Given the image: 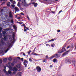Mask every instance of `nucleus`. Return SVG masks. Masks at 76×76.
<instances>
[{
	"mask_svg": "<svg viewBox=\"0 0 76 76\" xmlns=\"http://www.w3.org/2000/svg\"><path fill=\"white\" fill-rule=\"evenodd\" d=\"M18 75H19V76H20V75H21V73L20 72H18Z\"/></svg>",
	"mask_w": 76,
	"mask_h": 76,
	"instance_id": "aec40b11",
	"label": "nucleus"
},
{
	"mask_svg": "<svg viewBox=\"0 0 76 76\" xmlns=\"http://www.w3.org/2000/svg\"><path fill=\"white\" fill-rule=\"evenodd\" d=\"M3 61L4 63H6L7 61V59L6 58H4L3 59Z\"/></svg>",
	"mask_w": 76,
	"mask_h": 76,
	"instance_id": "ddd939ff",
	"label": "nucleus"
},
{
	"mask_svg": "<svg viewBox=\"0 0 76 76\" xmlns=\"http://www.w3.org/2000/svg\"><path fill=\"white\" fill-rule=\"evenodd\" d=\"M15 16L16 17H17V15H15Z\"/></svg>",
	"mask_w": 76,
	"mask_h": 76,
	"instance_id": "bf43d9fd",
	"label": "nucleus"
},
{
	"mask_svg": "<svg viewBox=\"0 0 76 76\" xmlns=\"http://www.w3.org/2000/svg\"><path fill=\"white\" fill-rule=\"evenodd\" d=\"M7 1V0H0V1Z\"/></svg>",
	"mask_w": 76,
	"mask_h": 76,
	"instance_id": "a878e982",
	"label": "nucleus"
},
{
	"mask_svg": "<svg viewBox=\"0 0 76 76\" xmlns=\"http://www.w3.org/2000/svg\"><path fill=\"white\" fill-rule=\"evenodd\" d=\"M10 3L8 2L7 3V6H8V7H10Z\"/></svg>",
	"mask_w": 76,
	"mask_h": 76,
	"instance_id": "4468645a",
	"label": "nucleus"
},
{
	"mask_svg": "<svg viewBox=\"0 0 76 76\" xmlns=\"http://www.w3.org/2000/svg\"><path fill=\"white\" fill-rule=\"evenodd\" d=\"M31 51H29V52H28V54H30V53H31Z\"/></svg>",
	"mask_w": 76,
	"mask_h": 76,
	"instance_id": "c85d7f7f",
	"label": "nucleus"
},
{
	"mask_svg": "<svg viewBox=\"0 0 76 76\" xmlns=\"http://www.w3.org/2000/svg\"><path fill=\"white\" fill-rule=\"evenodd\" d=\"M3 62V61L2 60H0V63H2V62Z\"/></svg>",
	"mask_w": 76,
	"mask_h": 76,
	"instance_id": "cd10ccee",
	"label": "nucleus"
},
{
	"mask_svg": "<svg viewBox=\"0 0 76 76\" xmlns=\"http://www.w3.org/2000/svg\"><path fill=\"white\" fill-rule=\"evenodd\" d=\"M36 48H35V49H34V50H33V52H34L35 51V49H36Z\"/></svg>",
	"mask_w": 76,
	"mask_h": 76,
	"instance_id": "79ce46f5",
	"label": "nucleus"
},
{
	"mask_svg": "<svg viewBox=\"0 0 76 76\" xmlns=\"http://www.w3.org/2000/svg\"><path fill=\"white\" fill-rule=\"evenodd\" d=\"M33 4H34V7H37V5H38V4L36 3H35V2H33L32 3Z\"/></svg>",
	"mask_w": 76,
	"mask_h": 76,
	"instance_id": "9d476101",
	"label": "nucleus"
},
{
	"mask_svg": "<svg viewBox=\"0 0 76 76\" xmlns=\"http://www.w3.org/2000/svg\"><path fill=\"white\" fill-rule=\"evenodd\" d=\"M53 61L54 63H55V62H56L57 61V59L55 58L53 60Z\"/></svg>",
	"mask_w": 76,
	"mask_h": 76,
	"instance_id": "2eb2a0df",
	"label": "nucleus"
},
{
	"mask_svg": "<svg viewBox=\"0 0 76 76\" xmlns=\"http://www.w3.org/2000/svg\"><path fill=\"white\" fill-rule=\"evenodd\" d=\"M4 72L6 73V75H8V74H11V73H12L11 71H9L8 72H6V69H4Z\"/></svg>",
	"mask_w": 76,
	"mask_h": 76,
	"instance_id": "7ed1b4c3",
	"label": "nucleus"
},
{
	"mask_svg": "<svg viewBox=\"0 0 76 76\" xmlns=\"http://www.w3.org/2000/svg\"><path fill=\"white\" fill-rule=\"evenodd\" d=\"M25 26V24H23L21 25V26Z\"/></svg>",
	"mask_w": 76,
	"mask_h": 76,
	"instance_id": "de8ad7c7",
	"label": "nucleus"
},
{
	"mask_svg": "<svg viewBox=\"0 0 76 76\" xmlns=\"http://www.w3.org/2000/svg\"><path fill=\"white\" fill-rule=\"evenodd\" d=\"M60 55L58 54H56L53 55V57H56V58H58V57H60Z\"/></svg>",
	"mask_w": 76,
	"mask_h": 76,
	"instance_id": "20e7f679",
	"label": "nucleus"
},
{
	"mask_svg": "<svg viewBox=\"0 0 76 76\" xmlns=\"http://www.w3.org/2000/svg\"><path fill=\"white\" fill-rule=\"evenodd\" d=\"M46 58H48V56H46Z\"/></svg>",
	"mask_w": 76,
	"mask_h": 76,
	"instance_id": "f704fd0d",
	"label": "nucleus"
},
{
	"mask_svg": "<svg viewBox=\"0 0 76 76\" xmlns=\"http://www.w3.org/2000/svg\"><path fill=\"white\" fill-rule=\"evenodd\" d=\"M2 34H3V35H4L6 34V32H4V31H3L2 32Z\"/></svg>",
	"mask_w": 76,
	"mask_h": 76,
	"instance_id": "b1692460",
	"label": "nucleus"
},
{
	"mask_svg": "<svg viewBox=\"0 0 76 76\" xmlns=\"http://www.w3.org/2000/svg\"><path fill=\"white\" fill-rule=\"evenodd\" d=\"M65 61L66 63H71L70 60L67 59H65Z\"/></svg>",
	"mask_w": 76,
	"mask_h": 76,
	"instance_id": "6e6552de",
	"label": "nucleus"
},
{
	"mask_svg": "<svg viewBox=\"0 0 76 76\" xmlns=\"http://www.w3.org/2000/svg\"><path fill=\"white\" fill-rule=\"evenodd\" d=\"M51 41H54V39H52L49 40V42H51Z\"/></svg>",
	"mask_w": 76,
	"mask_h": 76,
	"instance_id": "5701e85b",
	"label": "nucleus"
},
{
	"mask_svg": "<svg viewBox=\"0 0 76 76\" xmlns=\"http://www.w3.org/2000/svg\"><path fill=\"white\" fill-rule=\"evenodd\" d=\"M8 59L9 60H10V61H11V60H12V58H8Z\"/></svg>",
	"mask_w": 76,
	"mask_h": 76,
	"instance_id": "393cba45",
	"label": "nucleus"
},
{
	"mask_svg": "<svg viewBox=\"0 0 76 76\" xmlns=\"http://www.w3.org/2000/svg\"><path fill=\"white\" fill-rule=\"evenodd\" d=\"M20 10H23V8L20 7Z\"/></svg>",
	"mask_w": 76,
	"mask_h": 76,
	"instance_id": "72a5a7b5",
	"label": "nucleus"
},
{
	"mask_svg": "<svg viewBox=\"0 0 76 76\" xmlns=\"http://www.w3.org/2000/svg\"><path fill=\"white\" fill-rule=\"evenodd\" d=\"M43 62H45V59H43Z\"/></svg>",
	"mask_w": 76,
	"mask_h": 76,
	"instance_id": "bb28decb",
	"label": "nucleus"
},
{
	"mask_svg": "<svg viewBox=\"0 0 76 76\" xmlns=\"http://www.w3.org/2000/svg\"><path fill=\"white\" fill-rule=\"evenodd\" d=\"M17 23H19L20 22H17Z\"/></svg>",
	"mask_w": 76,
	"mask_h": 76,
	"instance_id": "4d7b16f0",
	"label": "nucleus"
},
{
	"mask_svg": "<svg viewBox=\"0 0 76 76\" xmlns=\"http://www.w3.org/2000/svg\"><path fill=\"white\" fill-rule=\"evenodd\" d=\"M24 62L23 63L24 65L25 66V67H26L27 66V64H26V63H28V61L26 60H24Z\"/></svg>",
	"mask_w": 76,
	"mask_h": 76,
	"instance_id": "39448f33",
	"label": "nucleus"
},
{
	"mask_svg": "<svg viewBox=\"0 0 76 76\" xmlns=\"http://www.w3.org/2000/svg\"><path fill=\"white\" fill-rule=\"evenodd\" d=\"M26 28V26H25H25H24V29H25Z\"/></svg>",
	"mask_w": 76,
	"mask_h": 76,
	"instance_id": "49530a36",
	"label": "nucleus"
},
{
	"mask_svg": "<svg viewBox=\"0 0 76 76\" xmlns=\"http://www.w3.org/2000/svg\"><path fill=\"white\" fill-rule=\"evenodd\" d=\"M0 76H1L0 75Z\"/></svg>",
	"mask_w": 76,
	"mask_h": 76,
	"instance_id": "774afa93",
	"label": "nucleus"
},
{
	"mask_svg": "<svg viewBox=\"0 0 76 76\" xmlns=\"http://www.w3.org/2000/svg\"><path fill=\"white\" fill-rule=\"evenodd\" d=\"M12 3L13 4H16V2H15V1H14L13 2H12Z\"/></svg>",
	"mask_w": 76,
	"mask_h": 76,
	"instance_id": "6ab92c4d",
	"label": "nucleus"
},
{
	"mask_svg": "<svg viewBox=\"0 0 76 76\" xmlns=\"http://www.w3.org/2000/svg\"><path fill=\"white\" fill-rule=\"evenodd\" d=\"M52 13H55V12L52 11Z\"/></svg>",
	"mask_w": 76,
	"mask_h": 76,
	"instance_id": "58836bf2",
	"label": "nucleus"
},
{
	"mask_svg": "<svg viewBox=\"0 0 76 76\" xmlns=\"http://www.w3.org/2000/svg\"><path fill=\"white\" fill-rule=\"evenodd\" d=\"M18 21H19V20H18Z\"/></svg>",
	"mask_w": 76,
	"mask_h": 76,
	"instance_id": "338daca9",
	"label": "nucleus"
},
{
	"mask_svg": "<svg viewBox=\"0 0 76 76\" xmlns=\"http://www.w3.org/2000/svg\"><path fill=\"white\" fill-rule=\"evenodd\" d=\"M9 69L11 70H13L14 72H16V71H18V69H16L15 67H10L9 68Z\"/></svg>",
	"mask_w": 76,
	"mask_h": 76,
	"instance_id": "f257e3e1",
	"label": "nucleus"
},
{
	"mask_svg": "<svg viewBox=\"0 0 76 76\" xmlns=\"http://www.w3.org/2000/svg\"><path fill=\"white\" fill-rule=\"evenodd\" d=\"M13 27L14 29H15V28H16V26H13Z\"/></svg>",
	"mask_w": 76,
	"mask_h": 76,
	"instance_id": "ea45409f",
	"label": "nucleus"
},
{
	"mask_svg": "<svg viewBox=\"0 0 76 76\" xmlns=\"http://www.w3.org/2000/svg\"><path fill=\"white\" fill-rule=\"evenodd\" d=\"M23 58H21V60H22V61H23Z\"/></svg>",
	"mask_w": 76,
	"mask_h": 76,
	"instance_id": "3c124183",
	"label": "nucleus"
},
{
	"mask_svg": "<svg viewBox=\"0 0 76 76\" xmlns=\"http://www.w3.org/2000/svg\"><path fill=\"white\" fill-rule=\"evenodd\" d=\"M20 19V17L18 18V19Z\"/></svg>",
	"mask_w": 76,
	"mask_h": 76,
	"instance_id": "09e8293b",
	"label": "nucleus"
},
{
	"mask_svg": "<svg viewBox=\"0 0 76 76\" xmlns=\"http://www.w3.org/2000/svg\"><path fill=\"white\" fill-rule=\"evenodd\" d=\"M11 23H13V20H11Z\"/></svg>",
	"mask_w": 76,
	"mask_h": 76,
	"instance_id": "e433bc0d",
	"label": "nucleus"
},
{
	"mask_svg": "<svg viewBox=\"0 0 76 76\" xmlns=\"http://www.w3.org/2000/svg\"><path fill=\"white\" fill-rule=\"evenodd\" d=\"M2 28H0V32H1V30H2Z\"/></svg>",
	"mask_w": 76,
	"mask_h": 76,
	"instance_id": "7c9ffc66",
	"label": "nucleus"
},
{
	"mask_svg": "<svg viewBox=\"0 0 76 76\" xmlns=\"http://www.w3.org/2000/svg\"><path fill=\"white\" fill-rule=\"evenodd\" d=\"M8 50H9V49H7V50H6L5 51V53H7V51H8Z\"/></svg>",
	"mask_w": 76,
	"mask_h": 76,
	"instance_id": "473e14b6",
	"label": "nucleus"
},
{
	"mask_svg": "<svg viewBox=\"0 0 76 76\" xmlns=\"http://www.w3.org/2000/svg\"><path fill=\"white\" fill-rule=\"evenodd\" d=\"M4 3H5V2H4L3 3H2V4H4Z\"/></svg>",
	"mask_w": 76,
	"mask_h": 76,
	"instance_id": "864d4df0",
	"label": "nucleus"
},
{
	"mask_svg": "<svg viewBox=\"0 0 76 76\" xmlns=\"http://www.w3.org/2000/svg\"><path fill=\"white\" fill-rule=\"evenodd\" d=\"M61 12H62V10H61L60 11H59V14H60V13H61Z\"/></svg>",
	"mask_w": 76,
	"mask_h": 76,
	"instance_id": "c9c22d12",
	"label": "nucleus"
},
{
	"mask_svg": "<svg viewBox=\"0 0 76 76\" xmlns=\"http://www.w3.org/2000/svg\"><path fill=\"white\" fill-rule=\"evenodd\" d=\"M7 39V38H6V37H4V39L5 40V39Z\"/></svg>",
	"mask_w": 76,
	"mask_h": 76,
	"instance_id": "2f4dec72",
	"label": "nucleus"
},
{
	"mask_svg": "<svg viewBox=\"0 0 76 76\" xmlns=\"http://www.w3.org/2000/svg\"><path fill=\"white\" fill-rule=\"evenodd\" d=\"M12 66H14V64L13 65V64H12Z\"/></svg>",
	"mask_w": 76,
	"mask_h": 76,
	"instance_id": "052dcab7",
	"label": "nucleus"
},
{
	"mask_svg": "<svg viewBox=\"0 0 76 76\" xmlns=\"http://www.w3.org/2000/svg\"><path fill=\"white\" fill-rule=\"evenodd\" d=\"M14 9L16 12H19V8L16 7H15Z\"/></svg>",
	"mask_w": 76,
	"mask_h": 76,
	"instance_id": "1a4fd4ad",
	"label": "nucleus"
},
{
	"mask_svg": "<svg viewBox=\"0 0 76 76\" xmlns=\"http://www.w3.org/2000/svg\"><path fill=\"white\" fill-rule=\"evenodd\" d=\"M28 19L29 20V17H28V16H27Z\"/></svg>",
	"mask_w": 76,
	"mask_h": 76,
	"instance_id": "a19ab883",
	"label": "nucleus"
},
{
	"mask_svg": "<svg viewBox=\"0 0 76 76\" xmlns=\"http://www.w3.org/2000/svg\"><path fill=\"white\" fill-rule=\"evenodd\" d=\"M72 47H73V46H71V48H72Z\"/></svg>",
	"mask_w": 76,
	"mask_h": 76,
	"instance_id": "0e129e2a",
	"label": "nucleus"
},
{
	"mask_svg": "<svg viewBox=\"0 0 76 76\" xmlns=\"http://www.w3.org/2000/svg\"><path fill=\"white\" fill-rule=\"evenodd\" d=\"M18 58H20L19 57H18Z\"/></svg>",
	"mask_w": 76,
	"mask_h": 76,
	"instance_id": "69168bd1",
	"label": "nucleus"
},
{
	"mask_svg": "<svg viewBox=\"0 0 76 76\" xmlns=\"http://www.w3.org/2000/svg\"><path fill=\"white\" fill-rule=\"evenodd\" d=\"M16 67L17 68H20V65H19V64H17V65H16Z\"/></svg>",
	"mask_w": 76,
	"mask_h": 76,
	"instance_id": "f8f14e48",
	"label": "nucleus"
},
{
	"mask_svg": "<svg viewBox=\"0 0 76 76\" xmlns=\"http://www.w3.org/2000/svg\"><path fill=\"white\" fill-rule=\"evenodd\" d=\"M10 18H13V15H12V14H10Z\"/></svg>",
	"mask_w": 76,
	"mask_h": 76,
	"instance_id": "dca6fc26",
	"label": "nucleus"
},
{
	"mask_svg": "<svg viewBox=\"0 0 76 76\" xmlns=\"http://www.w3.org/2000/svg\"><path fill=\"white\" fill-rule=\"evenodd\" d=\"M23 56H26V55H25V54L24 53H23Z\"/></svg>",
	"mask_w": 76,
	"mask_h": 76,
	"instance_id": "37998d69",
	"label": "nucleus"
},
{
	"mask_svg": "<svg viewBox=\"0 0 76 76\" xmlns=\"http://www.w3.org/2000/svg\"><path fill=\"white\" fill-rule=\"evenodd\" d=\"M26 29H28V30L29 29L27 27H26Z\"/></svg>",
	"mask_w": 76,
	"mask_h": 76,
	"instance_id": "5fc2aeb1",
	"label": "nucleus"
},
{
	"mask_svg": "<svg viewBox=\"0 0 76 76\" xmlns=\"http://www.w3.org/2000/svg\"><path fill=\"white\" fill-rule=\"evenodd\" d=\"M37 72H41V68L39 66H37Z\"/></svg>",
	"mask_w": 76,
	"mask_h": 76,
	"instance_id": "423d86ee",
	"label": "nucleus"
},
{
	"mask_svg": "<svg viewBox=\"0 0 76 76\" xmlns=\"http://www.w3.org/2000/svg\"><path fill=\"white\" fill-rule=\"evenodd\" d=\"M20 14L21 15H24V14L23 12L21 13Z\"/></svg>",
	"mask_w": 76,
	"mask_h": 76,
	"instance_id": "c756f323",
	"label": "nucleus"
},
{
	"mask_svg": "<svg viewBox=\"0 0 76 76\" xmlns=\"http://www.w3.org/2000/svg\"><path fill=\"white\" fill-rule=\"evenodd\" d=\"M64 51H66V49L64 48H62V51H60L59 52V53H63V52H64Z\"/></svg>",
	"mask_w": 76,
	"mask_h": 76,
	"instance_id": "0eeeda50",
	"label": "nucleus"
},
{
	"mask_svg": "<svg viewBox=\"0 0 76 76\" xmlns=\"http://www.w3.org/2000/svg\"><path fill=\"white\" fill-rule=\"evenodd\" d=\"M10 1H13V0H10Z\"/></svg>",
	"mask_w": 76,
	"mask_h": 76,
	"instance_id": "13d9d810",
	"label": "nucleus"
},
{
	"mask_svg": "<svg viewBox=\"0 0 76 76\" xmlns=\"http://www.w3.org/2000/svg\"><path fill=\"white\" fill-rule=\"evenodd\" d=\"M57 32H60V30H58V31H57Z\"/></svg>",
	"mask_w": 76,
	"mask_h": 76,
	"instance_id": "4c0bfd02",
	"label": "nucleus"
},
{
	"mask_svg": "<svg viewBox=\"0 0 76 76\" xmlns=\"http://www.w3.org/2000/svg\"><path fill=\"white\" fill-rule=\"evenodd\" d=\"M19 23L20 24H22V22H20V23Z\"/></svg>",
	"mask_w": 76,
	"mask_h": 76,
	"instance_id": "a18cd8bd",
	"label": "nucleus"
},
{
	"mask_svg": "<svg viewBox=\"0 0 76 76\" xmlns=\"http://www.w3.org/2000/svg\"><path fill=\"white\" fill-rule=\"evenodd\" d=\"M24 31L25 32L26 31V29H25V28H24Z\"/></svg>",
	"mask_w": 76,
	"mask_h": 76,
	"instance_id": "8fccbe9b",
	"label": "nucleus"
},
{
	"mask_svg": "<svg viewBox=\"0 0 76 76\" xmlns=\"http://www.w3.org/2000/svg\"><path fill=\"white\" fill-rule=\"evenodd\" d=\"M20 2H21V0H20L19 2H18V7H20Z\"/></svg>",
	"mask_w": 76,
	"mask_h": 76,
	"instance_id": "9b49d317",
	"label": "nucleus"
},
{
	"mask_svg": "<svg viewBox=\"0 0 76 76\" xmlns=\"http://www.w3.org/2000/svg\"><path fill=\"white\" fill-rule=\"evenodd\" d=\"M48 44H47L46 45V46H48Z\"/></svg>",
	"mask_w": 76,
	"mask_h": 76,
	"instance_id": "680f3d73",
	"label": "nucleus"
},
{
	"mask_svg": "<svg viewBox=\"0 0 76 76\" xmlns=\"http://www.w3.org/2000/svg\"><path fill=\"white\" fill-rule=\"evenodd\" d=\"M11 6H12V7H13V8H14V7H15V5H11Z\"/></svg>",
	"mask_w": 76,
	"mask_h": 76,
	"instance_id": "4be33fe9",
	"label": "nucleus"
},
{
	"mask_svg": "<svg viewBox=\"0 0 76 76\" xmlns=\"http://www.w3.org/2000/svg\"><path fill=\"white\" fill-rule=\"evenodd\" d=\"M69 46H68L67 47V49H68V48H69Z\"/></svg>",
	"mask_w": 76,
	"mask_h": 76,
	"instance_id": "603ef678",
	"label": "nucleus"
},
{
	"mask_svg": "<svg viewBox=\"0 0 76 76\" xmlns=\"http://www.w3.org/2000/svg\"><path fill=\"white\" fill-rule=\"evenodd\" d=\"M33 55H34L35 56H39V55L37 53L33 54Z\"/></svg>",
	"mask_w": 76,
	"mask_h": 76,
	"instance_id": "412c9836",
	"label": "nucleus"
},
{
	"mask_svg": "<svg viewBox=\"0 0 76 76\" xmlns=\"http://www.w3.org/2000/svg\"><path fill=\"white\" fill-rule=\"evenodd\" d=\"M32 59H33L31 58L29 59V61H32Z\"/></svg>",
	"mask_w": 76,
	"mask_h": 76,
	"instance_id": "a211bd4d",
	"label": "nucleus"
},
{
	"mask_svg": "<svg viewBox=\"0 0 76 76\" xmlns=\"http://www.w3.org/2000/svg\"><path fill=\"white\" fill-rule=\"evenodd\" d=\"M0 37H2V34H1L0 33Z\"/></svg>",
	"mask_w": 76,
	"mask_h": 76,
	"instance_id": "c03bdc74",
	"label": "nucleus"
},
{
	"mask_svg": "<svg viewBox=\"0 0 76 76\" xmlns=\"http://www.w3.org/2000/svg\"><path fill=\"white\" fill-rule=\"evenodd\" d=\"M51 47H54L55 46V45L54 44H53L52 45H51Z\"/></svg>",
	"mask_w": 76,
	"mask_h": 76,
	"instance_id": "f3484780",
	"label": "nucleus"
},
{
	"mask_svg": "<svg viewBox=\"0 0 76 76\" xmlns=\"http://www.w3.org/2000/svg\"><path fill=\"white\" fill-rule=\"evenodd\" d=\"M15 13H16V11H15Z\"/></svg>",
	"mask_w": 76,
	"mask_h": 76,
	"instance_id": "e2e57ef3",
	"label": "nucleus"
},
{
	"mask_svg": "<svg viewBox=\"0 0 76 76\" xmlns=\"http://www.w3.org/2000/svg\"><path fill=\"white\" fill-rule=\"evenodd\" d=\"M53 67V65H50V67Z\"/></svg>",
	"mask_w": 76,
	"mask_h": 76,
	"instance_id": "6e6d98bb",
	"label": "nucleus"
},
{
	"mask_svg": "<svg viewBox=\"0 0 76 76\" xmlns=\"http://www.w3.org/2000/svg\"><path fill=\"white\" fill-rule=\"evenodd\" d=\"M21 5L22 6H26L27 4L25 2V0H23V1L21 3Z\"/></svg>",
	"mask_w": 76,
	"mask_h": 76,
	"instance_id": "f03ea898",
	"label": "nucleus"
}]
</instances>
